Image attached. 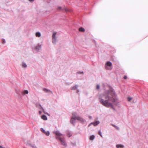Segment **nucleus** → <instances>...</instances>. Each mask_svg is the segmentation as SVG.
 I'll list each match as a JSON object with an SVG mask.
<instances>
[{
  "mask_svg": "<svg viewBox=\"0 0 148 148\" xmlns=\"http://www.w3.org/2000/svg\"><path fill=\"white\" fill-rule=\"evenodd\" d=\"M99 99L101 104L107 108L111 107L114 111L116 110L113 105L116 106L119 105L117 95L112 88L109 90H106L103 94L99 96Z\"/></svg>",
  "mask_w": 148,
  "mask_h": 148,
  "instance_id": "1",
  "label": "nucleus"
},
{
  "mask_svg": "<svg viewBox=\"0 0 148 148\" xmlns=\"http://www.w3.org/2000/svg\"><path fill=\"white\" fill-rule=\"evenodd\" d=\"M77 114L76 112H73V113L70 120L71 123L73 124H74L76 123L75 120H77L81 123H84L85 121V120L79 116H77Z\"/></svg>",
  "mask_w": 148,
  "mask_h": 148,
  "instance_id": "2",
  "label": "nucleus"
},
{
  "mask_svg": "<svg viewBox=\"0 0 148 148\" xmlns=\"http://www.w3.org/2000/svg\"><path fill=\"white\" fill-rule=\"evenodd\" d=\"M57 33L56 32H54L52 34V42L54 44H56L57 41V38L56 36Z\"/></svg>",
  "mask_w": 148,
  "mask_h": 148,
  "instance_id": "3",
  "label": "nucleus"
},
{
  "mask_svg": "<svg viewBox=\"0 0 148 148\" xmlns=\"http://www.w3.org/2000/svg\"><path fill=\"white\" fill-rule=\"evenodd\" d=\"M112 65V63L110 61L107 62L105 65L106 68L108 70H111L112 69L111 67Z\"/></svg>",
  "mask_w": 148,
  "mask_h": 148,
  "instance_id": "4",
  "label": "nucleus"
},
{
  "mask_svg": "<svg viewBox=\"0 0 148 148\" xmlns=\"http://www.w3.org/2000/svg\"><path fill=\"white\" fill-rule=\"evenodd\" d=\"M53 133L57 136L56 139H58V138L60 137V136H61L64 135L63 134L61 133L58 130L54 131Z\"/></svg>",
  "mask_w": 148,
  "mask_h": 148,
  "instance_id": "5",
  "label": "nucleus"
},
{
  "mask_svg": "<svg viewBox=\"0 0 148 148\" xmlns=\"http://www.w3.org/2000/svg\"><path fill=\"white\" fill-rule=\"evenodd\" d=\"M58 140L60 141L62 145H63L65 147H66L67 146V144L65 142V141L61 137H59Z\"/></svg>",
  "mask_w": 148,
  "mask_h": 148,
  "instance_id": "6",
  "label": "nucleus"
},
{
  "mask_svg": "<svg viewBox=\"0 0 148 148\" xmlns=\"http://www.w3.org/2000/svg\"><path fill=\"white\" fill-rule=\"evenodd\" d=\"M41 48V45H38L35 47V49L38 51Z\"/></svg>",
  "mask_w": 148,
  "mask_h": 148,
  "instance_id": "7",
  "label": "nucleus"
},
{
  "mask_svg": "<svg viewBox=\"0 0 148 148\" xmlns=\"http://www.w3.org/2000/svg\"><path fill=\"white\" fill-rule=\"evenodd\" d=\"M99 123L100 122L99 121H97L95 122L91 123V124H93V125L95 126L98 125Z\"/></svg>",
  "mask_w": 148,
  "mask_h": 148,
  "instance_id": "8",
  "label": "nucleus"
},
{
  "mask_svg": "<svg viewBox=\"0 0 148 148\" xmlns=\"http://www.w3.org/2000/svg\"><path fill=\"white\" fill-rule=\"evenodd\" d=\"M116 146L117 148H123L124 147L123 145L121 144L117 145Z\"/></svg>",
  "mask_w": 148,
  "mask_h": 148,
  "instance_id": "9",
  "label": "nucleus"
},
{
  "mask_svg": "<svg viewBox=\"0 0 148 148\" xmlns=\"http://www.w3.org/2000/svg\"><path fill=\"white\" fill-rule=\"evenodd\" d=\"M41 118L42 119L44 120H47V116L46 115H43L41 116Z\"/></svg>",
  "mask_w": 148,
  "mask_h": 148,
  "instance_id": "10",
  "label": "nucleus"
},
{
  "mask_svg": "<svg viewBox=\"0 0 148 148\" xmlns=\"http://www.w3.org/2000/svg\"><path fill=\"white\" fill-rule=\"evenodd\" d=\"M78 85H75V86H73L71 88V89L72 90H76V89H77V88H78Z\"/></svg>",
  "mask_w": 148,
  "mask_h": 148,
  "instance_id": "11",
  "label": "nucleus"
},
{
  "mask_svg": "<svg viewBox=\"0 0 148 148\" xmlns=\"http://www.w3.org/2000/svg\"><path fill=\"white\" fill-rule=\"evenodd\" d=\"M35 35H36V37H40V36H41L40 33L39 32H36V33Z\"/></svg>",
  "mask_w": 148,
  "mask_h": 148,
  "instance_id": "12",
  "label": "nucleus"
},
{
  "mask_svg": "<svg viewBox=\"0 0 148 148\" xmlns=\"http://www.w3.org/2000/svg\"><path fill=\"white\" fill-rule=\"evenodd\" d=\"M95 138V136L94 135H92L90 136V140H93Z\"/></svg>",
  "mask_w": 148,
  "mask_h": 148,
  "instance_id": "13",
  "label": "nucleus"
},
{
  "mask_svg": "<svg viewBox=\"0 0 148 148\" xmlns=\"http://www.w3.org/2000/svg\"><path fill=\"white\" fill-rule=\"evenodd\" d=\"M22 66L23 67L25 68L27 66V65L24 62H23L22 64Z\"/></svg>",
  "mask_w": 148,
  "mask_h": 148,
  "instance_id": "14",
  "label": "nucleus"
},
{
  "mask_svg": "<svg viewBox=\"0 0 148 148\" xmlns=\"http://www.w3.org/2000/svg\"><path fill=\"white\" fill-rule=\"evenodd\" d=\"M79 31L80 32H84L85 31L84 29L82 27L80 28L79 29Z\"/></svg>",
  "mask_w": 148,
  "mask_h": 148,
  "instance_id": "15",
  "label": "nucleus"
},
{
  "mask_svg": "<svg viewBox=\"0 0 148 148\" xmlns=\"http://www.w3.org/2000/svg\"><path fill=\"white\" fill-rule=\"evenodd\" d=\"M67 135L68 137H70L72 136V134L70 132H68L67 133Z\"/></svg>",
  "mask_w": 148,
  "mask_h": 148,
  "instance_id": "16",
  "label": "nucleus"
},
{
  "mask_svg": "<svg viewBox=\"0 0 148 148\" xmlns=\"http://www.w3.org/2000/svg\"><path fill=\"white\" fill-rule=\"evenodd\" d=\"M43 90L44 91H45V92H51L50 90H48L47 89L45 88H43Z\"/></svg>",
  "mask_w": 148,
  "mask_h": 148,
  "instance_id": "17",
  "label": "nucleus"
},
{
  "mask_svg": "<svg viewBox=\"0 0 148 148\" xmlns=\"http://www.w3.org/2000/svg\"><path fill=\"white\" fill-rule=\"evenodd\" d=\"M112 126H113L114 127H115V128L117 130H119V127H118V126L115 125H112Z\"/></svg>",
  "mask_w": 148,
  "mask_h": 148,
  "instance_id": "18",
  "label": "nucleus"
},
{
  "mask_svg": "<svg viewBox=\"0 0 148 148\" xmlns=\"http://www.w3.org/2000/svg\"><path fill=\"white\" fill-rule=\"evenodd\" d=\"M127 100L128 101H130L132 99V98L131 97H128L127 98Z\"/></svg>",
  "mask_w": 148,
  "mask_h": 148,
  "instance_id": "19",
  "label": "nucleus"
},
{
  "mask_svg": "<svg viewBox=\"0 0 148 148\" xmlns=\"http://www.w3.org/2000/svg\"><path fill=\"white\" fill-rule=\"evenodd\" d=\"M45 133L46 134V135L47 136H49L50 134V133L49 131L45 132Z\"/></svg>",
  "mask_w": 148,
  "mask_h": 148,
  "instance_id": "20",
  "label": "nucleus"
},
{
  "mask_svg": "<svg viewBox=\"0 0 148 148\" xmlns=\"http://www.w3.org/2000/svg\"><path fill=\"white\" fill-rule=\"evenodd\" d=\"M37 106H39L41 108L42 110L43 111L44 110V109L43 108L42 106L41 105H40V104L39 103H38V104H37Z\"/></svg>",
  "mask_w": 148,
  "mask_h": 148,
  "instance_id": "21",
  "label": "nucleus"
},
{
  "mask_svg": "<svg viewBox=\"0 0 148 148\" xmlns=\"http://www.w3.org/2000/svg\"><path fill=\"white\" fill-rule=\"evenodd\" d=\"M23 93L24 94H27L28 93V91L27 90H25L24 91Z\"/></svg>",
  "mask_w": 148,
  "mask_h": 148,
  "instance_id": "22",
  "label": "nucleus"
},
{
  "mask_svg": "<svg viewBox=\"0 0 148 148\" xmlns=\"http://www.w3.org/2000/svg\"><path fill=\"white\" fill-rule=\"evenodd\" d=\"M41 131H42V132H43V133H44L45 132V130L43 129V128H41Z\"/></svg>",
  "mask_w": 148,
  "mask_h": 148,
  "instance_id": "23",
  "label": "nucleus"
},
{
  "mask_svg": "<svg viewBox=\"0 0 148 148\" xmlns=\"http://www.w3.org/2000/svg\"><path fill=\"white\" fill-rule=\"evenodd\" d=\"M100 88V86L99 85H97V89H99Z\"/></svg>",
  "mask_w": 148,
  "mask_h": 148,
  "instance_id": "24",
  "label": "nucleus"
},
{
  "mask_svg": "<svg viewBox=\"0 0 148 148\" xmlns=\"http://www.w3.org/2000/svg\"><path fill=\"white\" fill-rule=\"evenodd\" d=\"M32 147L33 148H37V147H36V146L35 145H32Z\"/></svg>",
  "mask_w": 148,
  "mask_h": 148,
  "instance_id": "25",
  "label": "nucleus"
},
{
  "mask_svg": "<svg viewBox=\"0 0 148 148\" xmlns=\"http://www.w3.org/2000/svg\"><path fill=\"white\" fill-rule=\"evenodd\" d=\"M5 39H3V40L2 43H5Z\"/></svg>",
  "mask_w": 148,
  "mask_h": 148,
  "instance_id": "26",
  "label": "nucleus"
},
{
  "mask_svg": "<svg viewBox=\"0 0 148 148\" xmlns=\"http://www.w3.org/2000/svg\"><path fill=\"white\" fill-rule=\"evenodd\" d=\"M98 133H99V134L100 135H101L102 134H101V131H99V132H98Z\"/></svg>",
  "mask_w": 148,
  "mask_h": 148,
  "instance_id": "27",
  "label": "nucleus"
},
{
  "mask_svg": "<svg viewBox=\"0 0 148 148\" xmlns=\"http://www.w3.org/2000/svg\"><path fill=\"white\" fill-rule=\"evenodd\" d=\"M29 1L31 2H33L34 1V0H28Z\"/></svg>",
  "mask_w": 148,
  "mask_h": 148,
  "instance_id": "28",
  "label": "nucleus"
},
{
  "mask_svg": "<svg viewBox=\"0 0 148 148\" xmlns=\"http://www.w3.org/2000/svg\"><path fill=\"white\" fill-rule=\"evenodd\" d=\"M83 73V71H82V72H81V71H79V72H78V73Z\"/></svg>",
  "mask_w": 148,
  "mask_h": 148,
  "instance_id": "29",
  "label": "nucleus"
},
{
  "mask_svg": "<svg viewBox=\"0 0 148 148\" xmlns=\"http://www.w3.org/2000/svg\"><path fill=\"white\" fill-rule=\"evenodd\" d=\"M127 78V76H125L124 77V78L125 79H126Z\"/></svg>",
  "mask_w": 148,
  "mask_h": 148,
  "instance_id": "30",
  "label": "nucleus"
},
{
  "mask_svg": "<svg viewBox=\"0 0 148 148\" xmlns=\"http://www.w3.org/2000/svg\"><path fill=\"white\" fill-rule=\"evenodd\" d=\"M0 148H5V147H3L1 146L0 145Z\"/></svg>",
  "mask_w": 148,
  "mask_h": 148,
  "instance_id": "31",
  "label": "nucleus"
},
{
  "mask_svg": "<svg viewBox=\"0 0 148 148\" xmlns=\"http://www.w3.org/2000/svg\"><path fill=\"white\" fill-rule=\"evenodd\" d=\"M91 124H92V125H93V124H91V123H90V124L88 125V127L90 126V125H91Z\"/></svg>",
  "mask_w": 148,
  "mask_h": 148,
  "instance_id": "32",
  "label": "nucleus"
},
{
  "mask_svg": "<svg viewBox=\"0 0 148 148\" xmlns=\"http://www.w3.org/2000/svg\"><path fill=\"white\" fill-rule=\"evenodd\" d=\"M39 114H41V111H39Z\"/></svg>",
  "mask_w": 148,
  "mask_h": 148,
  "instance_id": "33",
  "label": "nucleus"
},
{
  "mask_svg": "<svg viewBox=\"0 0 148 148\" xmlns=\"http://www.w3.org/2000/svg\"><path fill=\"white\" fill-rule=\"evenodd\" d=\"M100 136H101V137L102 138L103 137V136L102 135V134L101 135H100Z\"/></svg>",
  "mask_w": 148,
  "mask_h": 148,
  "instance_id": "34",
  "label": "nucleus"
},
{
  "mask_svg": "<svg viewBox=\"0 0 148 148\" xmlns=\"http://www.w3.org/2000/svg\"><path fill=\"white\" fill-rule=\"evenodd\" d=\"M61 7H58V9H61Z\"/></svg>",
  "mask_w": 148,
  "mask_h": 148,
  "instance_id": "35",
  "label": "nucleus"
},
{
  "mask_svg": "<svg viewBox=\"0 0 148 148\" xmlns=\"http://www.w3.org/2000/svg\"><path fill=\"white\" fill-rule=\"evenodd\" d=\"M77 92H79V90H77Z\"/></svg>",
  "mask_w": 148,
  "mask_h": 148,
  "instance_id": "36",
  "label": "nucleus"
},
{
  "mask_svg": "<svg viewBox=\"0 0 148 148\" xmlns=\"http://www.w3.org/2000/svg\"><path fill=\"white\" fill-rule=\"evenodd\" d=\"M16 93H17V94H18V91H17V92H16Z\"/></svg>",
  "mask_w": 148,
  "mask_h": 148,
  "instance_id": "37",
  "label": "nucleus"
}]
</instances>
